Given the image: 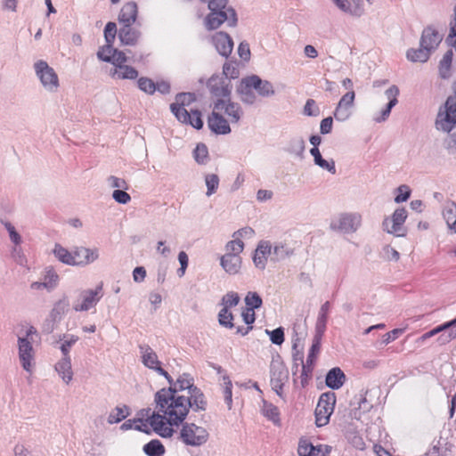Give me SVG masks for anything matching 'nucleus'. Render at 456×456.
<instances>
[{"label": "nucleus", "mask_w": 456, "mask_h": 456, "mask_svg": "<svg viewBox=\"0 0 456 456\" xmlns=\"http://www.w3.org/2000/svg\"><path fill=\"white\" fill-rule=\"evenodd\" d=\"M156 407L168 416L170 425H180L189 410L203 411L207 400L203 392L194 385L189 374L183 373L168 388L159 390L154 396Z\"/></svg>", "instance_id": "f257e3e1"}, {"label": "nucleus", "mask_w": 456, "mask_h": 456, "mask_svg": "<svg viewBox=\"0 0 456 456\" xmlns=\"http://www.w3.org/2000/svg\"><path fill=\"white\" fill-rule=\"evenodd\" d=\"M228 0H210L208 9L210 12L205 19L206 28L209 30L219 28L224 22L229 27H235L238 22L235 10L227 6Z\"/></svg>", "instance_id": "f03ea898"}, {"label": "nucleus", "mask_w": 456, "mask_h": 456, "mask_svg": "<svg viewBox=\"0 0 456 456\" xmlns=\"http://www.w3.org/2000/svg\"><path fill=\"white\" fill-rule=\"evenodd\" d=\"M181 424L179 438L184 444L198 447L206 444L208 440L209 434L205 428L194 423H183V421Z\"/></svg>", "instance_id": "7ed1b4c3"}, {"label": "nucleus", "mask_w": 456, "mask_h": 456, "mask_svg": "<svg viewBox=\"0 0 456 456\" xmlns=\"http://www.w3.org/2000/svg\"><path fill=\"white\" fill-rule=\"evenodd\" d=\"M34 69L36 76L47 92H57L60 86L58 75L45 61L39 60L36 61L34 63Z\"/></svg>", "instance_id": "20e7f679"}, {"label": "nucleus", "mask_w": 456, "mask_h": 456, "mask_svg": "<svg viewBox=\"0 0 456 456\" xmlns=\"http://www.w3.org/2000/svg\"><path fill=\"white\" fill-rule=\"evenodd\" d=\"M335 403L336 395L333 392H326L320 396L315 408V423L318 427H323L329 423Z\"/></svg>", "instance_id": "39448f33"}, {"label": "nucleus", "mask_w": 456, "mask_h": 456, "mask_svg": "<svg viewBox=\"0 0 456 456\" xmlns=\"http://www.w3.org/2000/svg\"><path fill=\"white\" fill-rule=\"evenodd\" d=\"M407 218V211L404 208L395 210L391 216L386 217L382 222V229L389 234L402 237L406 234L403 224Z\"/></svg>", "instance_id": "423d86ee"}, {"label": "nucleus", "mask_w": 456, "mask_h": 456, "mask_svg": "<svg viewBox=\"0 0 456 456\" xmlns=\"http://www.w3.org/2000/svg\"><path fill=\"white\" fill-rule=\"evenodd\" d=\"M362 216L357 213H344L330 222L332 231L344 233L354 232L361 225Z\"/></svg>", "instance_id": "0eeeda50"}, {"label": "nucleus", "mask_w": 456, "mask_h": 456, "mask_svg": "<svg viewBox=\"0 0 456 456\" xmlns=\"http://www.w3.org/2000/svg\"><path fill=\"white\" fill-rule=\"evenodd\" d=\"M270 383L276 395L284 399L283 387L289 380V370L281 362H273L270 366Z\"/></svg>", "instance_id": "6e6552de"}, {"label": "nucleus", "mask_w": 456, "mask_h": 456, "mask_svg": "<svg viewBox=\"0 0 456 456\" xmlns=\"http://www.w3.org/2000/svg\"><path fill=\"white\" fill-rule=\"evenodd\" d=\"M214 110L224 112L232 123H238L243 114L240 105L231 101L230 96L225 99H217L214 103Z\"/></svg>", "instance_id": "1a4fd4ad"}, {"label": "nucleus", "mask_w": 456, "mask_h": 456, "mask_svg": "<svg viewBox=\"0 0 456 456\" xmlns=\"http://www.w3.org/2000/svg\"><path fill=\"white\" fill-rule=\"evenodd\" d=\"M355 93L354 91H348L340 98L333 112L337 121L344 122L351 117Z\"/></svg>", "instance_id": "9d476101"}, {"label": "nucleus", "mask_w": 456, "mask_h": 456, "mask_svg": "<svg viewBox=\"0 0 456 456\" xmlns=\"http://www.w3.org/2000/svg\"><path fill=\"white\" fill-rule=\"evenodd\" d=\"M102 297V285H98L94 289H86L81 292L82 302L75 304L73 309L76 312H85L94 307Z\"/></svg>", "instance_id": "9b49d317"}, {"label": "nucleus", "mask_w": 456, "mask_h": 456, "mask_svg": "<svg viewBox=\"0 0 456 456\" xmlns=\"http://www.w3.org/2000/svg\"><path fill=\"white\" fill-rule=\"evenodd\" d=\"M159 412H159L153 411L147 421L159 436L164 438L171 437L174 434V429L171 428L173 425L168 423V416L167 414L163 413L161 415Z\"/></svg>", "instance_id": "f8f14e48"}, {"label": "nucleus", "mask_w": 456, "mask_h": 456, "mask_svg": "<svg viewBox=\"0 0 456 456\" xmlns=\"http://www.w3.org/2000/svg\"><path fill=\"white\" fill-rule=\"evenodd\" d=\"M208 88L211 94L218 99H225L231 95L232 86L224 77L213 75L208 81Z\"/></svg>", "instance_id": "ddd939ff"}, {"label": "nucleus", "mask_w": 456, "mask_h": 456, "mask_svg": "<svg viewBox=\"0 0 456 456\" xmlns=\"http://www.w3.org/2000/svg\"><path fill=\"white\" fill-rule=\"evenodd\" d=\"M399 88L397 86L393 85L385 91V95L388 100L386 107L381 110L379 113L375 114L372 118L376 123H382L387 120L390 116L392 109L398 103Z\"/></svg>", "instance_id": "4468645a"}, {"label": "nucleus", "mask_w": 456, "mask_h": 456, "mask_svg": "<svg viewBox=\"0 0 456 456\" xmlns=\"http://www.w3.org/2000/svg\"><path fill=\"white\" fill-rule=\"evenodd\" d=\"M19 359L22 368L28 371H32V361L34 359V348L32 343L28 338H18Z\"/></svg>", "instance_id": "2eb2a0df"}, {"label": "nucleus", "mask_w": 456, "mask_h": 456, "mask_svg": "<svg viewBox=\"0 0 456 456\" xmlns=\"http://www.w3.org/2000/svg\"><path fill=\"white\" fill-rule=\"evenodd\" d=\"M97 57L102 61L113 63L116 68L123 66L127 61L126 53L118 49H114L112 45L101 47L97 53Z\"/></svg>", "instance_id": "dca6fc26"}, {"label": "nucleus", "mask_w": 456, "mask_h": 456, "mask_svg": "<svg viewBox=\"0 0 456 456\" xmlns=\"http://www.w3.org/2000/svg\"><path fill=\"white\" fill-rule=\"evenodd\" d=\"M74 256H76V265L86 266L99 258V249L97 248L76 247Z\"/></svg>", "instance_id": "f3484780"}, {"label": "nucleus", "mask_w": 456, "mask_h": 456, "mask_svg": "<svg viewBox=\"0 0 456 456\" xmlns=\"http://www.w3.org/2000/svg\"><path fill=\"white\" fill-rule=\"evenodd\" d=\"M213 44L216 51L224 57H228L233 48L232 37L225 32L220 31L212 37Z\"/></svg>", "instance_id": "a211bd4d"}, {"label": "nucleus", "mask_w": 456, "mask_h": 456, "mask_svg": "<svg viewBox=\"0 0 456 456\" xmlns=\"http://www.w3.org/2000/svg\"><path fill=\"white\" fill-rule=\"evenodd\" d=\"M208 126L209 129L216 134H227L231 132L228 121L221 113L214 110L208 118Z\"/></svg>", "instance_id": "6ab92c4d"}, {"label": "nucleus", "mask_w": 456, "mask_h": 456, "mask_svg": "<svg viewBox=\"0 0 456 456\" xmlns=\"http://www.w3.org/2000/svg\"><path fill=\"white\" fill-rule=\"evenodd\" d=\"M252 86L251 76L246 77L240 80L237 87V93L240 100L246 104H254L256 100V94L254 93Z\"/></svg>", "instance_id": "aec40b11"}, {"label": "nucleus", "mask_w": 456, "mask_h": 456, "mask_svg": "<svg viewBox=\"0 0 456 456\" xmlns=\"http://www.w3.org/2000/svg\"><path fill=\"white\" fill-rule=\"evenodd\" d=\"M272 256V245L269 241L262 240L257 245L253 256V262L256 267L264 270L266 265L267 258Z\"/></svg>", "instance_id": "412c9836"}, {"label": "nucleus", "mask_w": 456, "mask_h": 456, "mask_svg": "<svg viewBox=\"0 0 456 456\" xmlns=\"http://www.w3.org/2000/svg\"><path fill=\"white\" fill-rule=\"evenodd\" d=\"M442 41V36L433 28H424L421 34L419 45H425L432 53Z\"/></svg>", "instance_id": "4be33fe9"}, {"label": "nucleus", "mask_w": 456, "mask_h": 456, "mask_svg": "<svg viewBox=\"0 0 456 456\" xmlns=\"http://www.w3.org/2000/svg\"><path fill=\"white\" fill-rule=\"evenodd\" d=\"M141 37V31L132 25H122L118 31V38L123 45H135Z\"/></svg>", "instance_id": "5701e85b"}, {"label": "nucleus", "mask_w": 456, "mask_h": 456, "mask_svg": "<svg viewBox=\"0 0 456 456\" xmlns=\"http://www.w3.org/2000/svg\"><path fill=\"white\" fill-rule=\"evenodd\" d=\"M138 8L134 2H128L123 5L118 14V21L122 25H133L137 18Z\"/></svg>", "instance_id": "b1692460"}, {"label": "nucleus", "mask_w": 456, "mask_h": 456, "mask_svg": "<svg viewBox=\"0 0 456 456\" xmlns=\"http://www.w3.org/2000/svg\"><path fill=\"white\" fill-rule=\"evenodd\" d=\"M140 354L142 355V362L149 369L156 370L160 366L158 355L154 350L147 344L139 345Z\"/></svg>", "instance_id": "393cba45"}, {"label": "nucleus", "mask_w": 456, "mask_h": 456, "mask_svg": "<svg viewBox=\"0 0 456 456\" xmlns=\"http://www.w3.org/2000/svg\"><path fill=\"white\" fill-rule=\"evenodd\" d=\"M220 265L227 273L236 274L241 267V257L240 256L224 254L220 259Z\"/></svg>", "instance_id": "a878e982"}, {"label": "nucleus", "mask_w": 456, "mask_h": 456, "mask_svg": "<svg viewBox=\"0 0 456 456\" xmlns=\"http://www.w3.org/2000/svg\"><path fill=\"white\" fill-rule=\"evenodd\" d=\"M252 86L262 97H271L275 94L273 84L268 80H263L257 75H251Z\"/></svg>", "instance_id": "bb28decb"}, {"label": "nucleus", "mask_w": 456, "mask_h": 456, "mask_svg": "<svg viewBox=\"0 0 456 456\" xmlns=\"http://www.w3.org/2000/svg\"><path fill=\"white\" fill-rule=\"evenodd\" d=\"M456 126V116L446 113L440 109L436 120V127L437 130L450 133Z\"/></svg>", "instance_id": "cd10ccee"}, {"label": "nucleus", "mask_w": 456, "mask_h": 456, "mask_svg": "<svg viewBox=\"0 0 456 456\" xmlns=\"http://www.w3.org/2000/svg\"><path fill=\"white\" fill-rule=\"evenodd\" d=\"M346 381L344 372L338 367L332 368L326 375V386L331 389L340 388Z\"/></svg>", "instance_id": "c85d7f7f"}, {"label": "nucleus", "mask_w": 456, "mask_h": 456, "mask_svg": "<svg viewBox=\"0 0 456 456\" xmlns=\"http://www.w3.org/2000/svg\"><path fill=\"white\" fill-rule=\"evenodd\" d=\"M55 370L58 372L61 379L69 384L72 380L73 372L71 369L70 357L63 356L56 364Z\"/></svg>", "instance_id": "c756f323"}, {"label": "nucleus", "mask_w": 456, "mask_h": 456, "mask_svg": "<svg viewBox=\"0 0 456 456\" xmlns=\"http://www.w3.org/2000/svg\"><path fill=\"white\" fill-rule=\"evenodd\" d=\"M53 253L60 262L68 265H76V256H74V250L70 252L61 244L57 243L54 246Z\"/></svg>", "instance_id": "7c9ffc66"}, {"label": "nucleus", "mask_w": 456, "mask_h": 456, "mask_svg": "<svg viewBox=\"0 0 456 456\" xmlns=\"http://www.w3.org/2000/svg\"><path fill=\"white\" fill-rule=\"evenodd\" d=\"M69 309V302L66 297H63L58 300L53 309L51 310L49 316L53 320L60 322L63 316Z\"/></svg>", "instance_id": "2f4dec72"}, {"label": "nucleus", "mask_w": 456, "mask_h": 456, "mask_svg": "<svg viewBox=\"0 0 456 456\" xmlns=\"http://www.w3.org/2000/svg\"><path fill=\"white\" fill-rule=\"evenodd\" d=\"M431 54V52L425 45H419L418 49H409L406 53V57L412 62H426Z\"/></svg>", "instance_id": "473e14b6"}, {"label": "nucleus", "mask_w": 456, "mask_h": 456, "mask_svg": "<svg viewBox=\"0 0 456 456\" xmlns=\"http://www.w3.org/2000/svg\"><path fill=\"white\" fill-rule=\"evenodd\" d=\"M443 216L449 229L456 232V203L448 202L444 208Z\"/></svg>", "instance_id": "72a5a7b5"}, {"label": "nucleus", "mask_w": 456, "mask_h": 456, "mask_svg": "<svg viewBox=\"0 0 456 456\" xmlns=\"http://www.w3.org/2000/svg\"><path fill=\"white\" fill-rule=\"evenodd\" d=\"M143 452L148 456H163L165 447L158 439H154L144 444Z\"/></svg>", "instance_id": "f704fd0d"}, {"label": "nucleus", "mask_w": 456, "mask_h": 456, "mask_svg": "<svg viewBox=\"0 0 456 456\" xmlns=\"http://www.w3.org/2000/svg\"><path fill=\"white\" fill-rule=\"evenodd\" d=\"M112 76L119 79H134L138 76V71L131 66L123 65L116 68Z\"/></svg>", "instance_id": "c9c22d12"}, {"label": "nucleus", "mask_w": 456, "mask_h": 456, "mask_svg": "<svg viewBox=\"0 0 456 456\" xmlns=\"http://www.w3.org/2000/svg\"><path fill=\"white\" fill-rule=\"evenodd\" d=\"M129 408L126 405L117 406L108 416V423L115 424L125 419L128 415Z\"/></svg>", "instance_id": "e433bc0d"}, {"label": "nucleus", "mask_w": 456, "mask_h": 456, "mask_svg": "<svg viewBox=\"0 0 456 456\" xmlns=\"http://www.w3.org/2000/svg\"><path fill=\"white\" fill-rule=\"evenodd\" d=\"M262 412L266 418H268L273 423L276 424V423L280 422L279 409L273 403H270L264 400L263 406H262Z\"/></svg>", "instance_id": "4c0bfd02"}, {"label": "nucleus", "mask_w": 456, "mask_h": 456, "mask_svg": "<svg viewBox=\"0 0 456 456\" xmlns=\"http://www.w3.org/2000/svg\"><path fill=\"white\" fill-rule=\"evenodd\" d=\"M223 75L227 81L238 78L240 70L236 61H226L223 66Z\"/></svg>", "instance_id": "58836bf2"}, {"label": "nucleus", "mask_w": 456, "mask_h": 456, "mask_svg": "<svg viewBox=\"0 0 456 456\" xmlns=\"http://www.w3.org/2000/svg\"><path fill=\"white\" fill-rule=\"evenodd\" d=\"M289 255V248L282 243H276L272 246L271 261L278 262L285 259Z\"/></svg>", "instance_id": "ea45409f"}, {"label": "nucleus", "mask_w": 456, "mask_h": 456, "mask_svg": "<svg viewBox=\"0 0 456 456\" xmlns=\"http://www.w3.org/2000/svg\"><path fill=\"white\" fill-rule=\"evenodd\" d=\"M315 360L306 358L305 362H304L302 364V372L300 375L301 385L302 387H305L308 383V380L312 377V372L314 370V363Z\"/></svg>", "instance_id": "a19ab883"}, {"label": "nucleus", "mask_w": 456, "mask_h": 456, "mask_svg": "<svg viewBox=\"0 0 456 456\" xmlns=\"http://www.w3.org/2000/svg\"><path fill=\"white\" fill-rule=\"evenodd\" d=\"M452 51L448 50L443 56L442 60L440 61L439 71L443 78L448 77V73L452 65Z\"/></svg>", "instance_id": "79ce46f5"}, {"label": "nucleus", "mask_w": 456, "mask_h": 456, "mask_svg": "<svg viewBox=\"0 0 456 456\" xmlns=\"http://www.w3.org/2000/svg\"><path fill=\"white\" fill-rule=\"evenodd\" d=\"M305 149V142L303 138H294L289 143L288 151L298 157H302Z\"/></svg>", "instance_id": "37998d69"}, {"label": "nucleus", "mask_w": 456, "mask_h": 456, "mask_svg": "<svg viewBox=\"0 0 456 456\" xmlns=\"http://www.w3.org/2000/svg\"><path fill=\"white\" fill-rule=\"evenodd\" d=\"M193 157L195 161L200 165H204L208 159V150L204 143L197 144L193 151Z\"/></svg>", "instance_id": "c03bdc74"}, {"label": "nucleus", "mask_w": 456, "mask_h": 456, "mask_svg": "<svg viewBox=\"0 0 456 456\" xmlns=\"http://www.w3.org/2000/svg\"><path fill=\"white\" fill-rule=\"evenodd\" d=\"M205 183L207 186V196H211L216 193L219 186V177L216 174H208L205 175Z\"/></svg>", "instance_id": "a18cd8bd"}, {"label": "nucleus", "mask_w": 456, "mask_h": 456, "mask_svg": "<svg viewBox=\"0 0 456 456\" xmlns=\"http://www.w3.org/2000/svg\"><path fill=\"white\" fill-rule=\"evenodd\" d=\"M244 249V243L241 240L238 238H233L232 240H230L225 245V254H231L235 256H240V254Z\"/></svg>", "instance_id": "49530a36"}, {"label": "nucleus", "mask_w": 456, "mask_h": 456, "mask_svg": "<svg viewBox=\"0 0 456 456\" xmlns=\"http://www.w3.org/2000/svg\"><path fill=\"white\" fill-rule=\"evenodd\" d=\"M170 110L180 122L187 124V122L190 121L191 113H189L184 107L179 106L176 103H172L170 105Z\"/></svg>", "instance_id": "de8ad7c7"}, {"label": "nucleus", "mask_w": 456, "mask_h": 456, "mask_svg": "<svg viewBox=\"0 0 456 456\" xmlns=\"http://www.w3.org/2000/svg\"><path fill=\"white\" fill-rule=\"evenodd\" d=\"M232 314L226 308H222L218 314L219 324L223 327L232 329L234 327Z\"/></svg>", "instance_id": "09e8293b"}, {"label": "nucleus", "mask_w": 456, "mask_h": 456, "mask_svg": "<svg viewBox=\"0 0 456 456\" xmlns=\"http://www.w3.org/2000/svg\"><path fill=\"white\" fill-rule=\"evenodd\" d=\"M222 379H223L224 385V401H225L228 408L231 409L232 404V380L230 379L229 376L226 374L223 375Z\"/></svg>", "instance_id": "8fccbe9b"}, {"label": "nucleus", "mask_w": 456, "mask_h": 456, "mask_svg": "<svg viewBox=\"0 0 456 456\" xmlns=\"http://www.w3.org/2000/svg\"><path fill=\"white\" fill-rule=\"evenodd\" d=\"M245 303L247 305V308L255 310L261 307L263 301L256 292L249 291L245 297Z\"/></svg>", "instance_id": "3c124183"}, {"label": "nucleus", "mask_w": 456, "mask_h": 456, "mask_svg": "<svg viewBox=\"0 0 456 456\" xmlns=\"http://www.w3.org/2000/svg\"><path fill=\"white\" fill-rule=\"evenodd\" d=\"M240 302V297H239V294L236 293V292H233V291H230L228 293H226L223 297H222V305H223V308H226L229 310V308L232 307V306H236Z\"/></svg>", "instance_id": "603ef678"}, {"label": "nucleus", "mask_w": 456, "mask_h": 456, "mask_svg": "<svg viewBox=\"0 0 456 456\" xmlns=\"http://www.w3.org/2000/svg\"><path fill=\"white\" fill-rule=\"evenodd\" d=\"M117 35V26L115 22L110 21L104 28V38L106 45H112Z\"/></svg>", "instance_id": "864d4df0"}, {"label": "nucleus", "mask_w": 456, "mask_h": 456, "mask_svg": "<svg viewBox=\"0 0 456 456\" xmlns=\"http://www.w3.org/2000/svg\"><path fill=\"white\" fill-rule=\"evenodd\" d=\"M314 445L306 439H300L297 447L299 456H313Z\"/></svg>", "instance_id": "5fc2aeb1"}, {"label": "nucleus", "mask_w": 456, "mask_h": 456, "mask_svg": "<svg viewBox=\"0 0 456 456\" xmlns=\"http://www.w3.org/2000/svg\"><path fill=\"white\" fill-rule=\"evenodd\" d=\"M58 281H59L58 274L55 273V271L53 268H49L46 271L45 278H44V281H45V284H46V289L47 290L53 289L57 286Z\"/></svg>", "instance_id": "6e6d98bb"}, {"label": "nucleus", "mask_w": 456, "mask_h": 456, "mask_svg": "<svg viewBox=\"0 0 456 456\" xmlns=\"http://www.w3.org/2000/svg\"><path fill=\"white\" fill-rule=\"evenodd\" d=\"M446 43L452 47L456 45V7L450 21V33L446 38Z\"/></svg>", "instance_id": "4d7b16f0"}, {"label": "nucleus", "mask_w": 456, "mask_h": 456, "mask_svg": "<svg viewBox=\"0 0 456 456\" xmlns=\"http://www.w3.org/2000/svg\"><path fill=\"white\" fill-rule=\"evenodd\" d=\"M137 84L140 90L146 94H152L156 91L155 83L151 78L140 77Z\"/></svg>", "instance_id": "13d9d810"}, {"label": "nucleus", "mask_w": 456, "mask_h": 456, "mask_svg": "<svg viewBox=\"0 0 456 456\" xmlns=\"http://www.w3.org/2000/svg\"><path fill=\"white\" fill-rule=\"evenodd\" d=\"M266 334L269 335L270 340L274 345H281L284 341V330L279 327L273 330H265Z\"/></svg>", "instance_id": "bf43d9fd"}, {"label": "nucleus", "mask_w": 456, "mask_h": 456, "mask_svg": "<svg viewBox=\"0 0 456 456\" xmlns=\"http://www.w3.org/2000/svg\"><path fill=\"white\" fill-rule=\"evenodd\" d=\"M304 114L308 117H317L320 114V108L314 99H308L304 106Z\"/></svg>", "instance_id": "052dcab7"}, {"label": "nucleus", "mask_w": 456, "mask_h": 456, "mask_svg": "<svg viewBox=\"0 0 456 456\" xmlns=\"http://www.w3.org/2000/svg\"><path fill=\"white\" fill-rule=\"evenodd\" d=\"M196 100L195 94L193 93H180L175 96V102L179 106L184 107L185 105H190Z\"/></svg>", "instance_id": "680f3d73"}, {"label": "nucleus", "mask_w": 456, "mask_h": 456, "mask_svg": "<svg viewBox=\"0 0 456 456\" xmlns=\"http://www.w3.org/2000/svg\"><path fill=\"white\" fill-rule=\"evenodd\" d=\"M66 338V336H64ZM78 340V337L75 335H69L67 338L61 344L60 349L63 356L69 357V353L70 347Z\"/></svg>", "instance_id": "e2e57ef3"}, {"label": "nucleus", "mask_w": 456, "mask_h": 456, "mask_svg": "<svg viewBox=\"0 0 456 456\" xmlns=\"http://www.w3.org/2000/svg\"><path fill=\"white\" fill-rule=\"evenodd\" d=\"M314 164L316 166H318L319 167H321L324 170H327L328 172H330L332 175H335L337 172L335 162L333 159H331L330 161H328V160L324 159L322 156L314 161Z\"/></svg>", "instance_id": "0e129e2a"}, {"label": "nucleus", "mask_w": 456, "mask_h": 456, "mask_svg": "<svg viewBox=\"0 0 456 456\" xmlns=\"http://www.w3.org/2000/svg\"><path fill=\"white\" fill-rule=\"evenodd\" d=\"M338 9L351 15L359 16L358 10H353L348 0H331Z\"/></svg>", "instance_id": "69168bd1"}, {"label": "nucleus", "mask_w": 456, "mask_h": 456, "mask_svg": "<svg viewBox=\"0 0 456 456\" xmlns=\"http://www.w3.org/2000/svg\"><path fill=\"white\" fill-rule=\"evenodd\" d=\"M187 124L191 125L192 127L196 129H200L203 126V121L201 118V113L200 110H191L190 116V121Z\"/></svg>", "instance_id": "338daca9"}, {"label": "nucleus", "mask_w": 456, "mask_h": 456, "mask_svg": "<svg viewBox=\"0 0 456 456\" xmlns=\"http://www.w3.org/2000/svg\"><path fill=\"white\" fill-rule=\"evenodd\" d=\"M444 146L449 154L456 153V134H449L444 142Z\"/></svg>", "instance_id": "774afa93"}]
</instances>
